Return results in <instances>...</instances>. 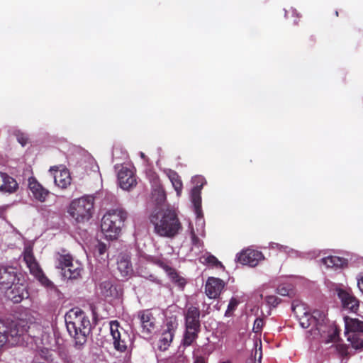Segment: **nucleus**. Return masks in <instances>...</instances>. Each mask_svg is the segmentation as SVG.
<instances>
[{
  "mask_svg": "<svg viewBox=\"0 0 363 363\" xmlns=\"http://www.w3.org/2000/svg\"><path fill=\"white\" fill-rule=\"evenodd\" d=\"M150 221L154 225V232L160 237L174 238L182 228L177 213L169 208L154 211Z\"/></svg>",
  "mask_w": 363,
  "mask_h": 363,
  "instance_id": "obj_1",
  "label": "nucleus"
},
{
  "mask_svg": "<svg viewBox=\"0 0 363 363\" xmlns=\"http://www.w3.org/2000/svg\"><path fill=\"white\" fill-rule=\"evenodd\" d=\"M67 330L74 339L76 345L86 343L91 332V323L85 313L79 308L70 309L65 316Z\"/></svg>",
  "mask_w": 363,
  "mask_h": 363,
  "instance_id": "obj_2",
  "label": "nucleus"
},
{
  "mask_svg": "<svg viewBox=\"0 0 363 363\" xmlns=\"http://www.w3.org/2000/svg\"><path fill=\"white\" fill-rule=\"evenodd\" d=\"M30 325L23 319L16 320H0V349L6 344L18 345L21 337L28 333Z\"/></svg>",
  "mask_w": 363,
  "mask_h": 363,
  "instance_id": "obj_3",
  "label": "nucleus"
},
{
  "mask_svg": "<svg viewBox=\"0 0 363 363\" xmlns=\"http://www.w3.org/2000/svg\"><path fill=\"white\" fill-rule=\"evenodd\" d=\"M184 331L182 340L184 347H189L198 339L201 330V311L199 307L191 306L184 311Z\"/></svg>",
  "mask_w": 363,
  "mask_h": 363,
  "instance_id": "obj_4",
  "label": "nucleus"
},
{
  "mask_svg": "<svg viewBox=\"0 0 363 363\" xmlns=\"http://www.w3.org/2000/svg\"><path fill=\"white\" fill-rule=\"evenodd\" d=\"M128 213L123 208L108 211L102 218L101 228L106 238L114 240L121 233L127 219Z\"/></svg>",
  "mask_w": 363,
  "mask_h": 363,
  "instance_id": "obj_5",
  "label": "nucleus"
},
{
  "mask_svg": "<svg viewBox=\"0 0 363 363\" xmlns=\"http://www.w3.org/2000/svg\"><path fill=\"white\" fill-rule=\"evenodd\" d=\"M94 206V197L89 195L84 196L72 201L67 212L76 223H84L92 217Z\"/></svg>",
  "mask_w": 363,
  "mask_h": 363,
  "instance_id": "obj_6",
  "label": "nucleus"
},
{
  "mask_svg": "<svg viewBox=\"0 0 363 363\" xmlns=\"http://www.w3.org/2000/svg\"><path fill=\"white\" fill-rule=\"evenodd\" d=\"M57 267L64 270L63 275L69 279H77L81 277L83 271L82 264L74 261L69 254L58 255Z\"/></svg>",
  "mask_w": 363,
  "mask_h": 363,
  "instance_id": "obj_7",
  "label": "nucleus"
},
{
  "mask_svg": "<svg viewBox=\"0 0 363 363\" xmlns=\"http://www.w3.org/2000/svg\"><path fill=\"white\" fill-rule=\"evenodd\" d=\"M23 259L28 267L30 272L33 274L43 286H50L52 285L51 281L45 275L38 262L34 257L33 250L30 247H26L23 252Z\"/></svg>",
  "mask_w": 363,
  "mask_h": 363,
  "instance_id": "obj_8",
  "label": "nucleus"
},
{
  "mask_svg": "<svg viewBox=\"0 0 363 363\" xmlns=\"http://www.w3.org/2000/svg\"><path fill=\"white\" fill-rule=\"evenodd\" d=\"M110 333L113 339L114 348L120 352L127 349V344L130 340L128 333L120 325L118 320L110 322Z\"/></svg>",
  "mask_w": 363,
  "mask_h": 363,
  "instance_id": "obj_9",
  "label": "nucleus"
},
{
  "mask_svg": "<svg viewBox=\"0 0 363 363\" xmlns=\"http://www.w3.org/2000/svg\"><path fill=\"white\" fill-rule=\"evenodd\" d=\"M22 274L16 267L10 265L0 266V289L6 290L16 282L21 281Z\"/></svg>",
  "mask_w": 363,
  "mask_h": 363,
  "instance_id": "obj_10",
  "label": "nucleus"
},
{
  "mask_svg": "<svg viewBox=\"0 0 363 363\" xmlns=\"http://www.w3.org/2000/svg\"><path fill=\"white\" fill-rule=\"evenodd\" d=\"M138 318L140 320L141 333L150 336L157 328L156 318L150 309H144L138 311Z\"/></svg>",
  "mask_w": 363,
  "mask_h": 363,
  "instance_id": "obj_11",
  "label": "nucleus"
},
{
  "mask_svg": "<svg viewBox=\"0 0 363 363\" xmlns=\"http://www.w3.org/2000/svg\"><path fill=\"white\" fill-rule=\"evenodd\" d=\"M178 328V323L174 318V320H169L165 324V329L162 333L160 339V344L158 347L160 350H166L172 343L175 332Z\"/></svg>",
  "mask_w": 363,
  "mask_h": 363,
  "instance_id": "obj_12",
  "label": "nucleus"
},
{
  "mask_svg": "<svg viewBox=\"0 0 363 363\" xmlns=\"http://www.w3.org/2000/svg\"><path fill=\"white\" fill-rule=\"evenodd\" d=\"M338 298L341 300L342 306L352 312L356 313L359 309V301L352 294L350 290L341 288L336 289Z\"/></svg>",
  "mask_w": 363,
  "mask_h": 363,
  "instance_id": "obj_13",
  "label": "nucleus"
},
{
  "mask_svg": "<svg viewBox=\"0 0 363 363\" xmlns=\"http://www.w3.org/2000/svg\"><path fill=\"white\" fill-rule=\"evenodd\" d=\"M5 293L6 297L15 303H18L28 297L26 286L21 281H18L12 285V287L6 289Z\"/></svg>",
  "mask_w": 363,
  "mask_h": 363,
  "instance_id": "obj_14",
  "label": "nucleus"
},
{
  "mask_svg": "<svg viewBox=\"0 0 363 363\" xmlns=\"http://www.w3.org/2000/svg\"><path fill=\"white\" fill-rule=\"evenodd\" d=\"M264 259L263 254L258 250L247 249L238 255V262L242 264L255 267Z\"/></svg>",
  "mask_w": 363,
  "mask_h": 363,
  "instance_id": "obj_15",
  "label": "nucleus"
},
{
  "mask_svg": "<svg viewBox=\"0 0 363 363\" xmlns=\"http://www.w3.org/2000/svg\"><path fill=\"white\" fill-rule=\"evenodd\" d=\"M225 285V282L219 278L208 277L205 285L206 296L209 298H218L224 289Z\"/></svg>",
  "mask_w": 363,
  "mask_h": 363,
  "instance_id": "obj_16",
  "label": "nucleus"
},
{
  "mask_svg": "<svg viewBox=\"0 0 363 363\" xmlns=\"http://www.w3.org/2000/svg\"><path fill=\"white\" fill-rule=\"evenodd\" d=\"M118 180L121 188L125 190H128L136 184L133 172L124 167H122L118 173Z\"/></svg>",
  "mask_w": 363,
  "mask_h": 363,
  "instance_id": "obj_17",
  "label": "nucleus"
},
{
  "mask_svg": "<svg viewBox=\"0 0 363 363\" xmlns=\"http://www.w3.org/2000/svg\"><path fill=\"white\" fill-rule=\"evenodd\" d=\"M28 188L33 197L40 202H44L49 194V191L44 188L33 177L28 179Z\"/></svg>",
  "mask_w": 363,
  "mask_h": 363,
  "instance_id": "obj_18",
  "label": "nucleus"
},
{
  "mask_svg": "<svg viewBox=\"0 0 363 363\" xmlns=\"http://www.w3.org/2000/svg\"><path fill=\"white\" fill-rule=\"evenodd\" d=\"M194 182L196 183V185L192 189L191 192V201L194 203L196 212L198 213L199 211H201V191L206 182L204 181V179L201 177H195Z\"/></svg>",
  "mask_w": 363,
  "mask_h": 363,
  "instance_id": "obj_19",
  "label": "nucleus"
},
{
  "mask_svg": "<svg viewBox=\"0 0 363 363\" xmlns=\"http://www.w3.org/2000/svg\"><path fill=\"white\" fill-rule=\"evenodd\" d=\"M117 266L118 270L122 277L125 278L130 277L133 272L130 257L128 254H121L118 256Z\"/></svg>",
  "mask_w": 363,
  "mask_h": 363,
  "instance_id": "obj_20",
  "label": "nucleus"
},
{
  "mask_svg": "<svg viewBox=\"0 0 363 363\" xmlns=\"http://www.w3.org/2000/svg\"><path fill=\"white\" fill-rule=\"evenodd\" d=\"M18 184L16 181L6 173L0 172V191L14 193L16 191Z\"/></svg>",
  "mask_w": 363,
  "mask_h": 363,
  "instance_id": "obj_21",
  "label": "nucleus"
},
{
  "mask_svg": "<svg viewBox=\"0 0 363 363\" xmlns=\"http://www.w3.org/2000/svg\"><path fill=\"white\" fill-rule=\"evenodd\" d=\"M321 262L328 268L343 269L348 265L347 259L337 256H328L321 259Z\"/></svg>",
  "mask_w": 363,
  "mask_h": 363,
  "instance_id": "obj_22",
  "label": "nucleus"
},
{
  "mask_svg": "<svg viewBox=\"0 0 363 363\" xmlns=\"http://www.w3.org/2000/svg\"><path fill=\"white\" fill-rule=\"evenodd\" d=\"M345 322V333L346 334L352 333H363V321L357 318H350L346 317Z\"/></svg>",
  "mask_w": 363,
  "mask_h": 363,
  "instance_id": "obj_23",
  "label": "nucleus"
},
{
  "mask_svg": "<svg viewBox=\"0 0 363 363\" xmlns=\"http://www.w3.org/2000/svg\"><path fill=\"white\" fill-rule=\"evenodd\" d=\"M55 183L62 189H66L71 184V177L67 169L56 172L54 177Z\"/></svg>",
  "mask_w": 363,
  "mask_h": 363,
  "instance_id": "obj_24",
  "label": "nucleus"
},
{
  "mask_svg": "<svg viewBox=\"0 0 363 363\" xmlns=\"http://www.w3.org/2000/svg\"><path fill=\"white\" fill-rule=\"evenodd\" d=\"M318 316L321 318V314L318 311H314L312 315L305 313L304 315L300 318V325L303 328H308L312 325H316Z\"/></svg>",
  "mask_w": 363,
  "mask_h": 363,
  "instance_id": "obj_25",
  "label": "nucleus"
},
{
  "mask_svg": "<svg viewBox=\"0 0 363 363\" xmlns=\"http://www.w3.org/2000/svg\"><path fill=\"white\" fill-rule=\"evenodd\" d=\"M101 294L106 298L117 296L116 287L109 280L101 282L99 285Z\"/></svg>",
  "mask_w": 363,
  "mask_h": 363,
  "instance_id": "obj_26",
  "label": "nucleus"
},
{
  "mask_svg": "<svg viewBox=\"0 0 363 363\" xmlns=\"http://www.w3.org/2000/svg\"><path fill=\"white\" fill-rule=\"evenodd\" d=\"M168 177L177 191V195L179 196L183 187V184L179 175L175 171L169 170Z\"/></svg>",
  "mask_w": 363,
  "mask_h": 363,
  "instance_id": "obj_27",
  "label": "nucleus"
},
{
  "mask_svg": "<svg viewBox=\"0 0 363 363\" xmlns=\"http://www.w3.org/2000/svg\"><path fill=\"white\" fill-rule=\"evenodd\" d=\"M347 335V340L351 342L352 347L356 350L363 348V334L354 333Z\"/></svg>",
  "mask_w": 363,
  "mask_h": 363,
  "instance_id": "obj_28",
  "label": "nucleus"
},
{
  "mask_svg": "<svg viewBox=\"0 0 363 363\" xmlns=\"http://www.w3.org/2000/svg\"><path fill=\"white\" fill-rule=\"evenodd\" d=\"M203 263L213 267L224 269L223 264L213 255H208L204 257Z\"/></svg>",
  "mask_w": 363,
  "mask_h": 363,
  "instance_id": "obj_29",
  "label": "nucleus"
},
{
  "mask_svg": "<svg viewBox=\"0 0 363 363\" xmlns=\"http://www.w3.org/2000/svg\"><path fill=\"white\" fill-rule=\"evenodd\" d=\"M168 277L173 283L179 287H184L186 284L185 279L180 276L175 269H174V272H170Z\"/></svg>",
  "mask_w": 363,
  "mask_h": 363,
  "instance_id": "obj_30",
  "label": "nucleus"
},
{
  "mask_svg": "<svg viewBox=\"0 0 363 363\" xmlns=\"http://www.w3.org/2000/svg\"><path fill=\"white\" fill-rule=\"evenodd\" d=\"M277 292L281 296H290L291 293L293 292L292 289L290 287L289 285H279L277 289Z\"/></svg>",
  "mask_w": 363,
  "mask_h": 363,
  "instance_id": "obj_31",
  "label": "nucleus"
},
{
  "mask_svg": "<svg viewBox=\"0 0 363 363\" xmlns=\"http://www.w3.org/2000/svg\"><path fill=\"white\" fill-rule=\"evenodd\" d=\"M259 358L257 360L256 359V356L258 354V350L257 348H255V354H252L251 357H250L249 358H247L245 361V363H261V358H262V348L261 347H259Z\"/></svg>",
  "mask_w": 363,
  "mask_h": 363,
  "instance_id": "obj_32",
  "label": "nucleus"
},
{
  "mask_svg": "<svg viewBox=\"0 0 363 363\" xmlns=\"http://www.w3.org/2000/svg\"><path fill=\"white\" fill-rule=\"evenodd\" d=\"M264 325V320L262 318H257L255 319L253 325L252 330L255 333H259L262 331Z\"/></svg>",
  "mask_w": 363,
  "mask_h": 363,
  "instance_id": "obj_33",
  "label": "nucleus"
},
{
  "mask_svg": "<svg viewBox=\"0 0 363 363\" xmlns=\"http://www.w3.org/2000/svg\"><path fill=\"white\" fill-rule=\"evenodd\" d=\"M266 301L269 305L276 307L280 302L281 299L276 296H267L265 298Z\"/></svg>",
  "mask_w": 363,
  "mask_h": 363,
  "instance_id": "obj_34",
  "label": "nucleus"
},
{
  "mask_svg": "<svg viewBox=\"0 0 363 363\" xmlns=\"http://www.w3.org/2000/svg\"><path fill=\"white\" fill-rule=\"evenodd\" d=\"M16 139L18 142L22 145L25 146L28 142V138L27 135L21 132H17L16 133Z\"/></svg>",
  "mask_w": 363,
  "mask_h": 363,
  "instance_id": "obj_35",
  "label": "nucleus"
},
{
  "mask_svg": "<svg viewBox=\"0 0 363 363\" xmlns=\"http://www.w3.org/2000/svg\"><path fill=\"white\" fill-rule=\"evenodd\" d=\"M107 251V246L105 243L99 242L96 246V253L98 256H103Z\"/></svg>",
  "mask_w": 363,
  "mask_h": 363,
  "instance_id": "obj_36",
  "label": "nucleus"
},
{
  "mask_svg": "<svg viewBox=\"0 0 363 363\" xmlns=\"http://www.w3.org/2000/svg\"><path fill=\"white\" fill-rule=\"evenodd\" d=\"M238 302L234 298H232L228 303L227 311H225V315L233 312L237 307Z\"/></svg>",
  "mask_w": 363,
  "mask_h": 363,
  "instance_id": "obj_37",
  "label": "nucleus"
},
{
  "mask_svg": "<svg viewBox=\"0 0 363 363\" xmlns=\"http://www.w3.org/2000/svg\"><path fill=\"white\" fill-rule=\"evenodd\" d=\"M340 330L335 328L331 334L328 335V342H335L339 340Z\"/></svg>",
  "mask_w": 363,
  "mask_h": 363,
  "instance_id": "obj_38",
  "label": "nucleus"
},
{
  "mask_svg": "<svg viewBox=\"0 0 363 363\" xmlns=\"http://www.w3.org/2000/svg\"><path fill=\"white\" fill-rule=\"evenodd\" d=\"M194 362L193 363H208V359L206 357L199 354H194L193 356Z\"/></svg>",
  "mask_w": 363,
  "mask_h": 363,
  "instance_id": "obj_39",
  "label": "nucleus"
},
{
  "mask_svg": "<svg viewBox=\"0 0 363 363\" xmlns=\"http://www.w3.org/2000/svg\"><path fill=\"white\" fill-rule=\"evenodd\" d=\"M357 286L359 290L363 294V274H359L357 278Z\"/></svg>",
  "mask_w": 363,
  "mask_h": 363,
  "instance_id": "obj_40",
  "label": "nucleus"
},
{
  "mask_svg": "<svg viewBox=\"0 0 363 363\" xmlns=\"http://www.w3.org/2000/svg\"><path fill=\"white\" fill-rule=\"evenodd\" d=\"M162 269L166 272L167 275H169L170 274V272H174V268L171 267L167 264H166L165 266Z\"/></svg>",
  "mask_w": 363,
  "mask_h": 363,
  "instance_id": "obj_41",
  "label": "nucleus"
},
{
  "mask_svg": "<svg viewBox=\"0 0 363 363\" xmlns=\"http://www.w3.org/2000/svg\"><path fill=\"white\" fill-rule=\"evenodd\" d=\"M162 269L166 272L167 275H169L170 274V272H174V268L171 267L167 264H166L165 266Z\"/></svg>",
  "mask_w": 363,
  "mask_h": 363,
  "instance_id": "obj_42",
  "label": "nucleus"
},
{
  "mask_svg": "<svg viewBox=\"0 0 363 363\" xmlns=\"http://www.w3.org/2000/svg\"><path fill=\"white\" fill-rule=\"evenodd\" d=\"M155 263L156 264H157L159 267H160L161 268H163L165 266V264H167L166 262H164L163 260H162L160 259H157L155 261Z\"/></svg>",
  "mask_w": 363,
  "mask_h": 363,
  "instance_id": "obj_43",
  "label": "nucleus"
},
{
  "mask_svg": "<svg viewBox=\"0 0 363 363\" xmlns=\"http://www.w3.org/2000/svg\"><path fill=\"white\" fill-rule=\"evenodd\" d=\"M149 279L151 281L155 282V283H156L157 284H161V281L159 279H157V277H155V276H153V275H150Z\"/></svg>",
  "mask_w": 363,
  "mask_h": 363,
  "instance_id": "obj_44",
  "label": "nucleus"
},
{
  "mask_svg": "<svg viewBox=\"0 0 363 363\" xmlns=\"http://www.w3.org/2000/svg\"><path fill=\"white\" fill-rule=\"evenodd\" d=\"M157 194H158V197H159V199L162 201L163 200H164L165 199V195H164V193L163 191L159 189L157 190Z\"/></svg>",
  "mask_w": 363,
  "mask_h": 363,
  "instance_id": "obj_45",
  "label": "nucleus"
},
{
  "mask_svg": "<svg viewBox=\"0 0 363 363\" xmlns=\"http://www.w3.org/2000/svg\"><path fill=\"white\" fill-rule=\"evenodd\" d=\"M199 241V238L196 237V235L193 233L192 234V242L194 244H196Z\"/></svg>",
  "mask_w": 363,
  "mask_h": 363,
  "instance_id": "obj_46",
  "label": "nucleus"
},
{
  "mask_svg": "<svg viewBox=\"0 0 363 363\" xmlns=\"http://www.w3.org/2000/svg\"><path fill=\"white\" fill-rule=\"evenodd\" d=\"M340 352L343 354L345 352H346V348L344 346H340Z\"/></svg>",
  "mask_w": 363,
  "mask_h": 363,
  "instance_id": "obj_47",
  "label": "nucleus"
},
{
  "mask_svg": "<svg viewBox=\"0 0 363 363\" xmlns=\"http://www.w3.org/2000/svg\"><path fill=\"white\" fill-rule=\"evenodd\" d=\"M220 363H231L230 361H226V362H220Z\"/></svg>",
  "mask_w": 363,
  "mask_h": 363,
  "instance_id": "obj_48",
  "label": "nucleus"
},
{
  "mask_svg": "<svg viewBox=\"0 0 363 363\" xmlns=\"http://www.w3.org/2000/svg\"><path fill=\"white\" fill-rule=\"evenodd\" d=\"M335 16H338V11H335Z\"/></svg>",
  "mask_w": 363,
  "mask_h": 363,
  "instance_id": "obj_49",
  "label": "nucleus"
}]
</instances>
